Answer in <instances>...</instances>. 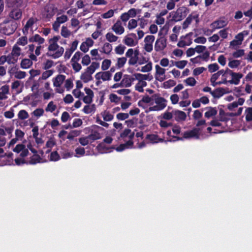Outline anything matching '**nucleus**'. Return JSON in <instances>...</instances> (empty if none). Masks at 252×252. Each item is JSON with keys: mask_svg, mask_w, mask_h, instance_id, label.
Instances as JSON below:
<instances>
[{"mask_svg": "<svg viewBox=\"0 0 252 252\" xmlns=\"http://www.w3.org/2000/svg\"><path fill=\"white\" fill-rule=\"evenodd\" d=\"M224 89L222 88L217 89L211 92L212 95L216 98H219L222 95Z\"/></svg>", "mask_w": 252, "mask_h": 252, "instance_id": "nucleus-59", "label": "nucleus"}, {"mask_svg": "<svg viewBox=\"0 0 252 252\" xmlns=\"http://www.w3.org/2000/svg\"><path fill=\"white\" fill-rule=\"evenodd\" d=\"M64 88H65L67 91H70L73 87V79L71 78H69L65 79Z\"/></svg>", "mask_w": 252, "mask_h": 252, "instance_id": "nucleus-52", "label": "nucleus"}, {"mask_svg": "<svg viewBox=\"0 0 252 252\" xmlns=\"http://www.w3.org/2000/svg\"><path fill=\"white\" fill-rule=\"evenodd\" d=\"M112 75V73L109 71H100L96 73L94 76L96 80V86H100L103 82L111 80Z\"/></svg>", "mask_w": 252, "mask_h": 252, "instance_id": "nucleus-8", "label": "nucleus"}, {"mask_svg": "<svg viewBox=\"0 0 252 252\" xmlns=\"http://www.w3.org/2000/svg\"><path fill=\"white\" fill-rule=\"evenodd\" d=\"M80 78L84 83H88L92 79V76L85 71L81 74Z\"/></svg>", "mask_w": 252, "mask_h": 252, "instance_id": "nucleus-61", "label": "nucleus"}, {"mask_svg": "<svg viewBox=\"0 0 252 252\" xmlns=\"http://www.w3.org/2000/svg\"><path fill=\"white\" fill-rule=\"evenodd\" d=\"M241 61L238 60L229 59L228 66L232 69L238 68L241 64Z\"/></svg>", "mask_w": 252, "mask_h": 252, "instance_id": "nucleus-43", "label": "nucleus"}, {"mask_svg": "<svg viewBox=\"0 0 252 252\" xmlns=\"http://www.w3.org/2000/svg\"><path fill=\"white\" fill-rule=\"evenodd\" d=\"M112 30L118 35H121L125 32V28L121 20H117V22L112 26Z\"/></svg>", "mask_w": 252, "mask_h": 252, "instance_id": "nucleus-28", "label": "nucleus"}, {"mask_svg": "<svg viewBox=\"0 0 252 252\" xmlns=\"http://www.w3.org/2000/svg\"><path fill=\"white\" fill-rule=\"evenodd\" d=\"M166 39L164 37H161L156 40L155 44V50L157 52L163 50L167 45Z\"/></svg>", "mask_w": 252, "mask_h": 252, "instance_id": "nucleus-25", "label": "nucleus"}, {"mask_svg": "<svg viewBox=\"0 0 252 252\" xmlns=\"http://www.w3.org/2000/svg\"><path fill=\"white\" fill-rule=\"evenodd\" d=\"M23 87V83L19 80L14 81L11 86V89L13 90L16 94H18L22 92Z\"/></svg>", "mask_w": 252, "mask_h": 252, "instance_id": "nucleus-32", "label": "nucleus"}, {"mask_svg": "<svg viewBox=\"0 0 252 252\" xmlns=\"http://www.w3.org/2000/svg\"><path fill=\"white\" fill-rule=\"evenodd\" d=\"M13 151L17 153H20L21 158H18L15 159V164L17 165H21L26 163L24 158L26 157L28 153V149L23 144H18L13 149Z\"/></svg>", "mask_w": 252, "mask_h": 252, "instance_id": "nucleus-6", "label": "nucleus"}, {"mask_svg": "<svg viewBox=\"0 0 252 252\" xmlns=\"http://www.w3.org/2000/svg\"><path fill=\"white\" fill-rule=\"evenodd\" d=\"M98 151L101 154L107 153L111 151V148L105 142H101L97 146Z\"/></svg>", "mask_w": 252, "mask_h": 252, "instance_id": "nucleus-38", "label": "nucleus"}, {"mask_svg": "<svg viewBox=\"0 0 252 252\" xmlns=\"http://www.w3.org/2000/svg\"><path fill=\"white\" fill-rule=\"evenodd\" d=\"M113 119V114L110 111L105 110L102 111L100 113L99 116L96 117V122L98 124L107 128L109 125L106 122H110Z\"/></svg>", "mask_w": 252, "mask_h": 252, "instance_id": "nucleus-5", "label": "nucleus"}, {"mask_svg": "<svg viewBox=\"0 0 252 252\" xmlns=\"http://www.w3.org/2000/svg\"><path fill=\"white\" fill-rule=\"evenodd\" d=\"M106 39L109 42H114L117 41L118 37L112 32H108L105 34Z\"/></svg>", "mask_w": 252, "mask_h": 252, "instance_id": "nucleus-49", "label": "nucleus"}, {"mask_svg": "<svg viewBox=\"0 0 252 252\" xmlns=\"http://www.w3.org/2000/svg\"><path fill=\"white\" fill-rule=\"evenodd\" d=\"M10 53L19 59V56L22 54V49L19 46L14 45Z\"/></svg>", "mask_w": 252, "mask_h": 252, "instance_id": "nucleus-44", "label": "nucleus"}, {"mask_svg": "<svg viewBox=\"0 0 252 252\" xmlns=\"http://www.w3.org/2000/svg\"><path fill=\"white\" fill-rule=\"evenodd\" d=\"M166 70L158 64L155 65V78L159 82H162L166 79Z\"/></svg>", "mask_w": 252, "mask_h": 252, "instance_id": "nucleus-20", "label": "nucleus"}, {"mask_svg": "<svg viewBox=\"0 0 252 252\" xmlns=\"http://www.w3.org/2000/svg\"><path fill=\"white\" fill-rule=\"evenodd\" d=\"M29 41L31 43H36L38 45H41L45 42V39L38 34H35L29 38Z\"/></svg>", "mask_w": 252, "mask_h": 252, "instance_id": "nucleus-33", "label": "nucleus"}, {"mask_svg": "<svg viewBox=\"0 0 252 252\" xmlns=\"http://www.w3.org/2000/svg\"><path fill=\"white\" fill-rule=\"evenodd\" d=\"M17 116L19 120H24L29 117V115L25 110H21L19 111Z\"/></svg>", "mask_w": 252, "mask_h": 252, "instance_id": "nucleus-54", "label": "nucleus"}, {"mask_svg": "<svg viewBox=\"0 0 252 252\" xmlns=\"http://www.w3.org/2000/svg\"><path fill=\"white\" fill-rule=\"evenodd\" d=\"M133 76H135V78L138 81V82L135 86V90L140 93H143L144 92V87L147 85V83L145 81H150L153 79V77L151 74H143L135 73L133 74Z\"/></svg>", "mask_w": 252, "mask_h": 252, "instance_id": "nucleus-3", "label": "nucleus"}, {"mask_svg": "<svg viewBox=\"0 0 252 252\" xmlns=\"http://www.w3.org/2000/svg\"><path fill=\"white\" fill-rule=\"evenodd\" d=\"M139 52L138 49L133 50L132 48L128 49L126 53V56L129 58L128 63L130 65H136Z\"/></svg>", "mask_w": 252, "mask_h": 252, "instance_id": "nucleus-14", "label": "nucleus"}, {"mask_svg": "<svg viewBox=\"0 0 252 252\" xmlns=\"http://www.w3.org/2000/svg\"><path fill=\"white\" fill-rule=\"evenodd\" d=\"M28 43V39L26 35L19 37L16 43L14 45H16L17 46H24L26 45Z\"/></svg>", "mask_w": 252, "mask_h": 252, "instance_id": "nucleus-45", "label": "nucleus"}, {"mask_svg": "<svg viewBox=\"0 0 252 252\" xmlns=\"http://www.w3.org/2000/svg\"><path fill=\"white\" fill-rule=\"evenodd\" d=\"M6 58L7 60V63L8 64H14L16 63L18 60L17 58H16L11 53L6 56Z\"/></svg>", "mask_w": 252, "mask_h": 252, "instance_id": "nucleus-60", "label": "nucleus"}, {"mask_svg": "<svg viewBox=\"0 0 252 252\" xmlns=\"http://www.w3.org/2000/svg\"><path fill=\"white\" fill-rule=\"evenodd\" d=\"M112 50V46L108 42H106L103 44L102 48V52L106 54H109Z\"/></svg>", "mask_w": 252, "mask_h": 252, "instance_id": "nucleus-51", "label": "nucleus"}, {"mask_svg": "<svg viewBox=\"0 0 252 252\" xmlns=\"http://www.w3.org/2000/svg\"><path fill=\"white\" fill-rule=\"evenodd\" d=\"M14 107H16V106H14L13 107L10 108V109L4 112L3 115L5 118L7 119H12L14 117V110L13 109Z\"/></svg>", "mask_w": 252, "mask_h": 252, "instance_id": "nucleus-62", "label": "nucleus"}, {"mask_svg": "<svg viewBox=\"0 0 252 252\" xmlns=\"http://www.w3.org/2000/svg\"><path fill=\"white\" fill-rule=\"evenodd\" d=\"M71 32L67 29L66 27L63 26L62 27L61 34L64 38H68L71 35Z\"/></svg>", "mask_w": 252, "mask_h": 252, "instance_id": "nucleus-58", "label": "nucleus"}, {"mask_svg": "<svg viewBox=\"0 0 252 252\" xmlns=\"http://www.w3.org/2000/svg\"><path fill=\"white\" fill-rule=\"evenodd\" d=\"M146 139L152 144L158 143V142H162L164 139L159 138L156 134H148L146 136Z\"/></svg>", "mask_w": 252, "mask_h": 252, "instance_id": "nucleus-36", "label": "nucleus"}, {"mask_svg": "<svg viewBox=\"0 0 252 252\" xmlns=\"http://www.w3.org/2000/svg\"><path fill=\"white\" fill-rule=\"evenodd\" d=\"M155 37L154 35H148L146 36L144 38V48L147 52H151L153 49V44L155 40Z\"/></svg>", "mask_w": 252, "mask_h": 252, "instance_id": "nucleus-22", "label": "nucleus"}, {"mask_svg": "<svg viewBox=\"0 0 252 252\" xmlns=\"http://www.w3.org/2000/svg\"><path fill=\"white\" fill-rule=\"evenodd\" d=\"M53 70H48L44 72H43L41 75V76L39 77V80H46L50 76H51L53 74Z\"/></svg>", "mask_w": 252, "mask_h": 252, "instance_id": "nucleus-57", "label": "nucleus"}, {"mask_svg": "<svg viewBox=\"0 0 252 252\" xmlns=\"http://www.w3.org/2000/svg\"><path fill=\"white\" fill-rule=\"evenodd\" d=\"M37 22V19L36 18L31 17L27 21L26 25L22 29L23 33L24 35H27L29 33V31H30L33 32V28L34 26Z\"/></svg>", "mask_w": 252, "mask_h": 252, "instance_id": "nucleus-21", "label": "nucleus"}, {"mask_svg": "<svg viewBox=\"0 0 252 252\" xmlns=\"http://www.w3.org/2000/svg\"><path fill=\"white\" fill-rule=\"evenodd\" d=\"M13 154L12 153H9L0 157L1 165H13Z\"/></svg>", "mask_w": 252, "mask_h": 252, "instance_id": "nucleus-23", "label": "nucleus"}, {"mask_svg": "<svg viewBox=\"0 0 252 252\" xmlns=\"http://www.w3.org/2000/svg\"><path fill=\"white\" fill-rule=\"evenodd\" d=\"M134 135V133L129 129H126L121 134V137L122 138L126 143L121 145L116 148V150L118 152H121L126 148L131 147L133 142L131 141Z\"/></svg>", "mask_w": 252, "mask_h": 252, "instance_id": "nucleus-4", "label": "nucleus"}, {"mask_svg": "<svg viewBox=\"0 0 252 252\" xmlns=\"http://www.w3.org/2000/svg\"><path fill=\"white\" fill-rule=\"evenodd\" d=\"M244 102L245 99L243 98H239L237 101L228 104L227 108L230 111H234L239 105H242Z\"/></svg>", "mask_w": 252, "mask_h": 252, "instance_id": "nucleus-34", "label": "nucleus"}, {"mask_svg": "<svg viewBox=\"0 0 252 252\" xmlns=\"http://www.w3.org/2000/svg\"><path fill=\"white\" fill-rule=\"evenodd\" d=\"M22 15V12L21 9L19 8L13 9L10 12L9 17L14 20L20 19Z\"/></svg>", "mask_w": 252, "mask_h": 252, "instance_id": "nucleus-37", "label": "nucleus"}, {"mask_svg": "<svg viewBox=\"0 0 252 252\" xmlns=\"http://www.w3.org/2000/svg\"><path fill=\"white\" fill-rule=\"evenodd\" d=\"M154 103L156 105L149 107V111H158L163 110L166 106V100L159 96L158 94H156V97L154 99Z\"/></svg>", "mask_w": 252, "mask_h": 252, "instance_id": "nucleus-10", "label": "nucleus"}, {"mask_svg": "<svg viewBox=\"0 0 252 252\" xmlns=\"http://www.w3.org/2000/svg\"><path fill=\"white\" fill-rule=\"evenodd\" d=\"M192 33L190 32L185 36H181L177 43V46L180 48H184L187 46H189L192 42Z\"/></svg>", "mask_w": 252, "mask_h": 252, "instance_id": "nucleus-17", "label": "nucleus"}, {"mask_svg": "<svg viewBox=\"0 0 252 252\" xmlns=\"http://www.w3.org/2000/svg\"><path fill=\"white\" fill-rule=\"evenodd\" d=\"M99 67V63L94 62L92 63L89 66L87 67L85 71L92 75Z\"/></svg>", "mask_w": 252, "mask_h": 252, "instance_id": "nucleus-39", "label": "nucleus"}, {"mask_svg": "<svg viewBox=\"0 0 252 252\" xmlns=\"http://www.w3.org/2000/svg\"><path fill=\"white\" fill-rule=\"evenodd\" d=\"M181 131V128L180 126L174 125L172 128V131L169 130L167 131L166 134L168 136L167 141L175 142L183 140L182 137H179L177 135L179 134Z\"/></svg>", "mask_w": 252, "mask_h": 252, "instance_id": "nucleus-7", "label": "nucleus"}, {"mask_svg": "<svg viewBox=\"0 0 252 252\" xmlns=\"http://www.w3.org/2000/svg\"><path fill=\"white\" fill-rule=\"evenodd\" d=\"M227 22L223 19H220L214 21L211 24V27L212 28L211 32H214L217 29H221L225 27L227 25Z\"/></svg>", "mask_w": 252, "mask_h": 252, "instance_id": "nucleus-27", "label": "nucleus"}, {"mask_svg": "<svg viewBox=\"0 0 252 252\" xmlns=\"http://www.w3.org/2000/svg\"><path fill=\"white\" fill-rule=\"evenodd\" d=\"M206 112L205 113V117L209 119L217 114V110L215 108L207 107L206 108Z\"/></svg>", "mask_w": 252, "mask_h": 252, "instance_id": "nucleus-41", "label": "nucleus"}, {"mask_svg": "<svg viewBox=\"0 0 252 252\" xmlns=\"http://www.w3.org/2000/svg\"><path fill=\"white\" fill-rule=\"evenodd\" d=\"M186 10L185 7H181L175 11L170 12L169 16L171 17V20L174 22L181 21L186 16Z\"/></svg>", "mask_w": 252, "mask_h": 252, "instance_id": "nucleus-13", "label": "nucleus"}, {"mask_svg": "<svg viewBox=\"0 0 252 252\" xmlns=\"http://www.w3.org/2000/svg\"><path fill=\"white\" fill-rule=\"evenodd\" d=\"M153 64L151 62H148L146 65L143 66L140 69L142 72H149L152 70Z\"/></svg>", "mask_w": 252, "mask_h": 252, "instance_id": "nucleus-56", "label": "nucleus"}, {"mask_svg": "<svg viewBox=\"0 0 252 252\" xmlns=\"http://www.w3.org/2000/svg\"><path fill=\"white\" fill-rule=\"evenodd\" d=\"M32 64V62L29 59H23L21 62V67L23 69L29 68Z\"/></svg>", "mask_w": 252, "mask_h": 252, "instance_id": "nucleus-46", "label": "nucleus"}, {"mask_svg": "<svg viewBox=\"0 0 252 252\" xmlns=\"http://www.w3.org/2000/svg\"><path fill=\"white\" fill-rule=\"evenodd\" d=\"M220 71V70L217 71L216 73H214L211 76L210 81L211 83V85L213 87H216L217 86H220L222 85L223 84H220V83L222 81V75H220L218 77H216L215 76L219 73Z\"/></svg>", "mask_w": 252, "mask_h": 252, "instance_id": "nucleus-30", "label": "nucleus"}, {"mask_svg": "<svg viewBox=\"0 0 252 252\" xmlns=\"http://www.w3.org/2000/svg\"><path fill=\"white\" fill-rule=\"evenodd\" d=\"M8 73L11 77L14 76L17 79H24L27 76V73L25 71L19 70L17 65L9 67Z\"/></svg>", "mask_w": 252, "mask_h": 252, "instance_id": "nucleus-12", "label": "nucleus"}, {"mask_svg": "<svg viewBox=\"0 0 252 252\" xmlns=\"http://www.w3.org/2000/svg\"><path fill=\"white\" fill-rule=\"evenodd\" d=\"M186 86L194 87L197 83V81L194 78L192 77H189L187 78L184 81Z\"/></svg>", "mask_w": 252, "mask_h": 252, "instance_id": "nucleus-53", "label": "nucleus"}, {"mask_svg": "<svg viewBox=\"0 0 252 252\" xmlns=\"http://www.w3.org/2000/svg\"><path fill=\"white\" fill-rule=\"evenodd\" d=\"M60 38V36H55L49 40V46L46 54L48 57L56 59L63 55L64 48L57 43Z\"/></svg>", "mask_w": 252, "mask_h": 252, "instance_id": "nucleus-2", "label": "nucleus"}, {"mask_svg": "<svg viewBox=\"0 0 252 252\" xmlns=\"http://www.w3.org/2000/svg\"><path fill=\"white\" fill-rule=\"evenodd\" d=\"M249 34V31H243L236 34L233 40L230 42V47L235 48L242 44L244 37Z\"/></svg>", "mask_w": 252, "mask_h": 252, "instance_id": "nucleus-11", "label": "nucleus"}, {"mask_svg": "<svg viewBox=\"0 0 252 252\" xmlns=\"http://www.w3.org/2000/svg\"><path fill=\"white\" fill-rule=\"evenodd\" d=\"M201 131L199 128H194L191 130H188L183 134V138L187 139H195L201 138Z\"/></svg>", "mask_w": 252, "mask_h": 252, "instance_id": "nucleus-18", "label": "nucleus"}, {"mask_svg": "<svg viewBox=\"0 0 252 252\" xmlns=\"http://www.w3.org/2000/svg\"><path fill=\"white\" fill-rule=\"evenodd\" d=\"M111 61L109 59H105L104 60L102 63L101 68L103 71H106L111 66Z\"/></svg>", "mask_w": 252, "mask_h": 252, "instance_id": "nucleus-55", "label": "nucleus"}, {"mask_svg": "<svg viewBox=\"0 0 252 252\" xmlns=\"http://www.w3.org/2000/svg\"><path fill=\"white\" fill-rule=\"evenodd\" d=\"M85 154V149L83 147H78L75 149V154L74 156L76 158H80L83 157Z\"/></svg>", "mask_w": 252, "mask_h": 252, "instance_id": "nucleus-50", "label": "nucleus"}, {"mask_svg": "<svg viewBox=\"0 0 252 252\" xmlns=\"http://www.w3.org/2000/svg\"><path fill=\"white\" fill-rule=\"evenodd\" d=\"M44 112V111L42 108H37L34 110L31 114L32 116L38 119L43 116Z\"/></svg>", "mask_w": 252, "mask_h": 252, "instance_id": "nucleus-63", "label": "nucleus"}, {"mask_svg": "<svg viewBox=\"0 0 252 252\" xmlns=\"http://www.w3.org/2000/svg\"><path fill=\"white\" fill-rule=\"evenodd\" d=\"M219 65L217 63H211L208 65V71L210 73H214L219 71Z\"/></svg>", "mask_w": 252, "mask_h": 252, "instance_id": "nucleus-64", "label": "nucleus"}, {"mask_svg": "<svg viewBox=\"0 0 252 252\" xmlns=\"http://www.w3.org/2000/svg\"><path fill=\"white\" fill-rule=\"evenodd\" d=\"M55 142L53 139H49L47 141L45 147L44 148V152L49 153L51 152L52 148L55 145Z\"/></svg>", "mask_w": 252, "mask_h": 252, "instance_id": "nucleus-42", "label": "nucleus"}, {"mask_svg": "<svg viewBox=\"0 0 252 252\" xmlns=\"http://www.w3.org/2000/svg\"><path fill=\"white\" fill-rule=\"evenodd\" d=\"M9 94V86L5 85L0 88V107L6 106V100Z\"/></svg>", "mask_w": 252, "mask_h": 252, "instance_id": "nucleus-15", "label": "nucleus"}, {"mask_svg": "<svg viewBox=\"0 0 252 252\" xmlns=\"http://www.w3.org/2000/svg\"><path fill=\"white\" fill-rule=\"evenodd\" d=\"M65 76L62 74H59L52 79L53 86L55 88L56 93L63 94L64 92V88L62 87V84L65 79Z\"/></svg>", "mask_w": 252, "mask_h": 252, "instance_id": "nucleus-9", "label": "nucleus"}, {"mask_svg": "<svg viewBox=\"0 0 252 252\" xmlns=\"http://www.w3.org/2000/svg\"><path fill=\"white\" fill-rule=\"evenodd\" d=\"M14 129L13 126L10 122H3L0 126V134L6 135L8 136V139L11 138L12 132Z\"/></svg>", "mask_w": 252, "mask_h": 252, "instance_id": "nucleus-16", "label": "nucleus"}, {"mask_svg": "<svg viewBox=\"0 0 252 252\" xmlns=\"http://www.w3.org/2000/svg\"><path fill=\"white\" fill-rule=\"evenodd\" d=\"M121 82L123 87L128 88L131 86V84L129 79V75H125Z\"/></svg>", "mask_w": 252, "mask_h": 252, "instance_id": "nucleus-47", "label": "nucleus"}, {"mask_svg": "<svg viewBox=\"0 0 252 252\" xmlns=\"http://www.w3.org/2000/svg\"><path fill=\"white\" fill-rule=\"evenodd\" d=\"M220 75H222V81L220 84H234L237 85L240 83V79L243 75L240 72H235L232 70L227 68L226 69H221L220 71L215 76L218 77Z\"/></svg>", "mask_w": 252, "mask_h": 252, "instance_id": "nucleus-1", "label": "nucleus"}, {"mask_svg": "<svg viewBox=\"0 0 252 252\" xmlns=\"http://www.w3.org/2000/svg\"><path fill=\"white\" fill-rule=\"evenodd\" d=\"M123 42L129 47H133L138 44V39L136 34L130 33L125 36Z\"/></svg>", "mask_w": 252, "mask_h": 252, "instance_id": "nucleus-19", "label": "nucleus"}, {"mask_svg": "<svg viewBox=\"0 0 252 252\" xmlns=\"http://www.w3.org/2000/svg\"><path fill=\"white\" fill-rule=\"evenodd\" d=\"M17 28V24L15 22H11L7 24L3 28V33L5 35H10L13 33Z\"/></svg>", "mask_w": 252, "mask_h": 252, "instance_id": "nucleus-26", "label": "nucleus"}, {"mask_svg": "<svg viewBox=\"0 0 252 252\" xmlns=\"http://www.w3.org/2000/svg\"><path fill=\"white\" fill-rule=\"evenodd\" d=\"M57 109V105L56 103L53 101H51L47 104L45 110L47 112L53 113V115L57 116L59 114V111H57L56 113L55 112Z\"/></svg>", "mask_w": 252, "mask_h": 252, "instance_id": "nucleus-31", "label": "nucleus"}, {"mask_svg": "<svg viewBox=\"0 0 252 252\" xmlns=\"http://www.w3.org/2000/svg\"><path fill=\"white\" fill-rule=\"evenodd\" d=\"M68 20V17L65 15L57 17L56 21L52 24L53 30L56 32L58 31L61 24L66 22Z\"/></svg>", "mask_w": 252, "mask_h": 252, "instance_id": "nucleus-24", "label": "nucleus"}, {"mask_svg": "<svg viewBox=\"0 0 252 252\" xmlns=\"http://www.w3.org/2000/svg\"><path fill=\"white\" fill-rule=\"evenodd\" d=\"M193 20H195L196 22H198V14L195 13H192L189 15L183 22L182 25L183 28L184 29H187Z\"/></svg>", "mask_w": 252, "mask_h": 252, "instance_id": "nucleus-29", "label": "nucleus"}, {"mask_svg": "<svg viewBox=\"0 0 252 252\" xmlns=\"http://www.w3.org/2000/svg\"><path fill=\"white\" fill-rule=\"evenodd\" d=\"M156 95V94H155L151 96H149L148 95L145 96L142 98V101L144 103H149L150 105L152 106L154 104V99Z\"/></svg>", "mask_w": 252, "mask_h": 252, "instance_id": "nucleus-48", "label": "nucleus"}, {"mask_svg": "<svg viewBox=\"0 0 252 252\" xmlns=\"http://www.w3.org/2000/svg\"><path fill=\"white\" fill-rule=\"evenodd\" d=\"M96 110L95 105L94 104H88L85 105L82 111L86 114H90L95 112Z\"/></svg>", "mask_w": 252, "mask_h": 252, "instance_id": "nucleus-40", "label": "nucleus"}, {"mask_svg": "<svg viewBox=\"0 0 252 252\" xmlns=\"http://www.w3.org/2000/svg\"><path fill=\"white\" fill-rule=\"evenodd\" d=\"M173 114L175 120L178 122L185 121L187 118L186 114L182 111L174 110L173 111Z\"/></svg>", "mask_w": 252, "mask_h": 252, "instance_id": "nucleus-35", "label": "nucleus"}]
</instances>
